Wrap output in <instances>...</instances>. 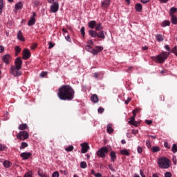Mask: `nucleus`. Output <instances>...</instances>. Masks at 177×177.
I'll use <instances>...</instances> for the list:
<instances>
[{"instance_id": "ddd939ff", "label": "nucleus", "mask_w": 177, "mask_h": 177, "mask_svg": "<svg viewBox=\"0 0 177 177\" xmlns=\"http://www.w3.org/2000/svg\"><path fill=\"white\" fill-rule=\"evenodd\" d=\"M32 156L31 153L24 152L21 153L20 157L23 158V160H28Z\"/></svg>"}, {"instance_id": "7ed1b4c3", "label": "nucleus", "mask_w": 177, "mask_h": 177, "mask_svg": "<svg viewBox=\"0 0 177 177\" xmlns=\"http://www.w3.org/2000/svg\"><path fill=\"white\" fill-rule=\"evenodd\" d=\"M169 160L166 158H160L158 161V164L159 167L162 169H167L169 167Z\"/></svg>"}, {"instance_id": "9d476101", "label": "nucleus", "mask_w": 177, "mask_h": 177, "mask_svg": "<svg viewBox=\"0 0 177 177\" xmlns=\"http://www.w3.org/2000/svg\"><path fill=\"white\" fill-rule=\"evenodd\" d=\"M36 16H37L36 12H33L32 17H30V19H29V21L28 22V25L29 26H32L35 24V23H36V19H35Z\"/></svg>"}, {"instance_id": "bf43d9fd", "label": "nucleus", "mask_w": 177, "mask_h": 177, "mask_svg": "<svg viewBox=\"0 0 177 177\" xmlns=\"http://www.w3.org/2000/svg\"><path fill=\"white\" fill-rule=\"evenodd\" d=\"M137 151L138 153H141L142 152V149L140 147H138Z\"/></svg>"}, {"instance_id": "2f4dec72", "label": "nucleus", "mask_w": 177, "mask_h": 177, "mask_svg": "<svg viewBox=\"0 0 177 177\" xmlns=\"http://www.w3.org/2000/svg\"><path fill=\"white\" fill-rule=\"evenodd\" d=\"M170 25L169 21H163L161 24L162 27L169 26Z\"/></svg>"}, {"instance_id": "680f3d73", "label": "nucleus", "mask_w": 177, "mask_h": 177, "mask_svg": "<svg viewBox=\"0 0 177 177\" xmlns=\"http://www.w3.org/2000/svg\"><path fill=\"white\" fill-rule=\"evenodd\" d=\"M164 146L167 149H170V146L169 145V144L167 142H165Z\"/></svg>"}, {"instance_id": "6e6552de", "label": "nucleus", "mask_w": 177, "mask_h": 177, "mask_svg": "<svg viewBox=\"0 0 177 177\" xmlns=\"http://www.w3.org/2000/svg\"><path fill=\"white\" fill-rule=\"evenodd\" d=\"M31 57V53L30 51V50H28V48H24L23 50V59L24 60H28V59H30Z\"/></svg>"}, {"instance_id": "69168bd1", "label": "nucleus", "mask_w": 177, "mask_h": 177, "mask_svg": "<svg viewBox=\"0 0 177 177\" xmlns=\"http://www.w3.org/2000/svg\"><path fill=\"white\" fill-rule=\"evenodd\" d=\"M140 174L141 177H146V176L144 175V173H143L142 170H140Z\"/></svg>"}, {"instance_id": "c03bdc74", "label": "nucleus", "mask_w": 177, "mask_h": 177, "mask_svg": "<svg viewBox=\"0 0 177 177\" xmlns=\"http://www.w3.org/2000/svg\"><path fill=\"white\" fill-rule=\"evenodd\" d=\"M24 177H32V171H28L25 174Z\"/></svg>"}, {"instance_id": "412c9836", "label": "nucleus", "mask_w": 177, "mask_h": 177, "mask_svg": "<svg viewBox=\"0 0 177 177\" xmlns=\"http://www.w3.org/2000/svg\"><path fill=\"white\" fill-rule=\"evenodd\" d=\"M96 26V21H90L88 22V28L91 29H94Z\"/></svg>"}, {"instance_id": "f8f14e48", "label": "nucleus", "mask_w": 177, "mask_h": 177, "mask_svg": "<svg viewBox=\"0 0 177 177\" xmlns=\"http://www.w3.org/2000/svg\"><path fill=\"white\" fill-rule=\"evenodd\" d=\"M82 146V153H85L88 152V149H89V145L88 143H84L81 145Z\"/></svg>"}, {"instance_id": "a18cd8bd", "label": "nucleus", "mask_w": 177, "mask_h": 177, "mask_svg": "<svg viewBox=\"0 0 177 177\" xmlns=\"http://www.w3.org/2000/svg\"><path fill=\"white\" fill-rule=\"evenodd\" d=\"M151 150L153 153H156L160 151V148L158 147H153Z\"/></svg>"}, {"instance_id": "2eb2a0df", "label": "nucleus", "mask_w": 177, "mask_h": 177, "mask_svg": "<svg viewBox=\"0 0 177 177\" xmlns=\"http://www.w3.org/2000/svg\"><path fill=\"white\" fill-rule=\"evenodd\" d=\"M97 37L102 39H106V36L104 35V31L99 30V32H97Z\"/></svg>"}, {"instance_id": "cd10ccee", "label": "nucleus", "mask_w": 177, "mask_h": 177, "mask_svg": "<svg viewBox=\"0 0 177 177\" xmlns=\"http://www.w3.org/2000/svg\"><path fill=\"white\" fill-rule=\"evenodd\" d=\"M171 21L173 24L176 25L177 24V18L175 17V15H171Z\"/></svg>"}, {"instance_id": "f03ea898", "label": "nucleus", "mask_w": 177, "mask_h": 177, "mask_svg": "<svg viewBox=\"0 0 177 177\" xmlns=\"http://www.w3.org/2000/svg\"><path fill=\"white\" fill-rule=\"evenodd\" d=\"M169 55L170 53H167V51H162L156 57H151V59L153 60L156 63L163 64L165 61L167 60Z\"/></svg>"}, {"instance_id": "a211bd4d", "label": "nucleus", "mask_w": 177, "mask_h": 177, "mask_svg": "<svg viewBox=\"0 0 177 177\" xmlns=\"http://www.w3.org/2000/svg\"><path fill=\"white\" fill-rule=\"evenodd\" d=\"M91 100L93 103H97L99 102V97H97V95L94 94L91 97Z\"/></svg>"}, {"instance_id": "6ab92c4d", "label": "nucleus", "mask_w": 177, "mask_h": 177, "mask_svg": "<svg viewBox=\"0 0 177 177\" xmlns=\"http://www.w3.org/2000/svg\"><path fill=\"white\" fill-rule=\"evenodd\" d=\"M23 7H24V4L22 3V2L19 1L15 4V8L16 10H22Z\"/></svg>"}, {"instance_id": "f704fd0d", "label": "nucleus", "mask_w": 177, "mask_h": 177, "mask_svg": "<svg viewBox=\"0 0 177 177\" xmlns=\"http://www.w3.org/2000/svg\"><path fill=\"white\" fill-rule=\"evenodd\" d=\"M120 154L124 155V156H129L130 153L127 149L121 150L120 151Z\"/></svg>"}, {"instance_id": "0e129e2a", "label": "nucleus", "mask_w": 177, "mask_h": 177, "mask_svg": "<svg viewBox=\"0 0 177 177\" xmlns=\"http://www.w3.org/2000/svg\"><path fill=\"white\" fill-rule=\"evenodd\" d=\"M95 177H102V174H100V173H97V174H95Z\"/></svg>"}, {"instance_id": "338daca9", "label": "nucleus", "mask_w": 177, "mask_h": 177, "mask_svg": "<svg viewBox=\"0 0 177 177\" xmlns=\"http://www.w3.org/2000/svg\"><path fill=\"white\" fill-rule=\"evenodd\" d=\"M88 45H89V46L93 45V41H92V40H88Z\"/></svg>"}, {"instance_id": "393cba45", "label": "nucleus", "mask_w": 177, "mask_h": 177, "mask_svg": "<svg viewBox=\"0 0 177 177\" xmlns=\"http://www.w3.org/2000/svg\"><path fill=\"white\" fill-rule=\"evenodd\" d=\"M110 156H111V160L112 162H115V160H116V153L114 151H111L110 153Z\"/></svg>"}, {"instance_id": "f257e3e1", "label": "nucleus", "mask_w": 177, "mask_h": 177, "mask_svg": "<svg viewBox=\"0 0 177 177\" xmlns=\"http://www.w3.org/2000/svg\"><path fill=\"white\" fill-rule=\"evenodd\" d=\"M75 94V92L71 86L68 85H63L59 88L57 96L61 100L71 101L74 100Z\"/></svg>"}, {"instance_id": "4468645a", "label": "nucleus", "mask_w": 177, "mask_h": 177, "mask_svg": "<svg viewBox=\"0 0 177 177\" xmlns=\"http://www.w3.org/2000/svg\"><path fill=\"white\" fill-rule=\"evenodd\" d=\"M111 0H104L101 3L102 8L106 9L109 7Z\"/></svg>"}, {"instance_id": "c85d7f7f", "label": "nucleus", "mask_w": 177, "mask_h": 177, "mask_svg": "<svg viewBox=\"0 0 177 177\" xmlns=\"http://www.w3.org/2000/svg\"><path fill=\"white\" fill-rule=\"evenodd\" d=\"M86 50H87L89 53H91L93 54V48L91 47V46L87 45L85 47Z\"/></svg>"}, {"instance_id": "13d9d810", "label": "nucleus", "mask_w": 177, "mask_h": 177, "mask_svg": "<svg viewBox=\"0 0 177 177\" xmlns=\"http://www.w3.org/2000/svg\"><path fill=\"white\" fill-rule=\"evenodd\" d=\"M5 50L3 46H0V53H2Z\"/></svg>"}, {"instance_id": "37998d69", "label": "nucleus", "mask_w": 177, "mask_h": 177, "mask_svg": "<svg viewBox=\"0 0 177 177\" xmlns=\"http://www.w3.org/2000/svg\"><path fill=\"white\" fill-rule=\"evenodd\" d=\"M171 151H173V153H176L177 152V146H176V144L173 145Z\"/></svg>"}, {"instance_id": "bb28decb", "label": "nucleus", "mask_w": 177, "mask_h": 177, "mask_svg": "<svg viewBox=\"0 0 177 177\" xmlns=\"http://www.w3.org/2000/svg\"><path fill=\"white\" fill-rule=\"evenodd\" d=\"M28 128V126L27 124H19V129L22 131L26 130Z\"/></svg>"}, {"instance_id": "a19ab883", "label": "nucleus", "mask_w": 177, "mask_h": 177, "mask_svg": "<svg viewBox=\"0 0 177 177\" xmlns=\"http://www.w3.org/2000/svg\"><path fill=\"white\" fill-rule=\"evenodd\" d=\"M74 149V147L73 146H68L65 149V150L68 152L72 151Z\"/></svg>"}, {"instance_id": "ea45409f", "label": "nucleus", "mask_w": 177, "mask_h": 177, "mask_svg": "<svg viewBox=\"0 0 177 177\" xmlns=\"http://www.w3.org/2000/svg\"><path fill=\"white\" fill-rule=\"evenodd\" d=\"M80 32H81L82 35L83 36V37H85V26H82V28H81Z\"/></svg>"}, {"instance_id": "e2e57ef3", "label": "nucleus", "mask_w": 177, "mask_h": 177, "mask_svg": "<svg viewBox=\"0 0 177 177\" xmlns=\"http://www.w3.org/2000/svg\"><path fill=\"white\" fill-rule=\"evenodd\" d=\"M145 122L148 124V125H150L152 124V121L151 120H145Z\"/></svg>"}, {"instance_id": "6e6d98bb", "label": "nucleus", "mask_w": 177, "mask_h": 177, "mask_svg": "<svg viewBox=\"0 0 177 177\" xmlns=\"http://www.w3.org/2000/svg\"><path fill=\"white\" fill-rule=\"evenodd\" d=\"M172 160H173L174 164V165H176V163H177V159H176V156H174V157H173Z\"/></svg>"}, {"instance_id": "b1692460", "label": "nucleus", "mask_w": 177, "mask_h": 177, "mask_svg": "<svg viewBox=\"0 0 177 177\" xmlns=\"http://www.w3.org/2000/svg\"><path fill=\"white\" fill-rule=\"evenodd\" d=\"M88 34L91 37L95 38L97 35V32L96 30H89Z\"/></svg>"}, {"instance_id": "052dcab7", "label": "nucleus", "mask_w": 177, "mask_h": 177, "mask_svg": "<svg viewBox=\"0 0 177 177\" xmlns=\"http://www.w3.org/2000/svg\"><path fill=\"white\" fill-rule=\"evenodd\" d=\"M38 176L40 177H44V174L42 173V171H39L37 173Z\"/></svg>"}, {"instance_id": "e433bc0d", "label": "nucleus", "mask_w": 177, "mask_h": 177, "mask_svg": "<svg viewBox=\"0 0 177 177\" xmlns=\"http://www.w3.org/2000/svg\"><path fill=\"white\" fill-rule=\"evenodd\" d=\"M3 0H0V15L3 12Z\"/></svg>"}, {"instance_id": "3c124183", "label": "nucleus", "mask_w": 177, "mask_h": 177, "mask_svg": "<svg viewBox=\"0 0 177 177\" xmlns=\"http://www.w3.org/2000/svg\"><path fill=\"white\" fill-rule=\"evenodd\" d=\"M170 51H171L172 53H177V47H174V48H172V50H170Z\"/></svg>"}, {"instance_id": "4c0bfd02", "label": "nucleus", "mask_w": 177, "mask_h": 177, "mask_svg": "<svg viewBox=\"0 0 177 177\" xmlns=\"http://www.w3.org/2000/svg\"><path fill=\"white\" fill-rule=\"evenodd\" d=\"M88 167V165H86V162H82L80 163V167L83 168V169H86V167Z\"/></svg>"}, {"instance_id": "aec40b11", "label": "nucleus", "mask_w": 177, "mask_h": 177, "mask_svg": "<svg viewBox=\"0 0 177 177\" xmlns=\"http://www.w3.org/2000/svg\"><path fill=\"white\" fill-rule=\"evenodd\" d=\"M103 30V26L102 24L99 22V24L95 23V31H102Z\"/></svg>"}, {"instance_id": "423d86ee", "label": "nucleus", "mask_w": 177, "mask_h": 177, "mask_svg": "<svg viewBox=\"0 0 177 177\" xmlns=\"http://www.w3.org/2000/svg\"><path fill=\"white\" fill-rule=\"evenodd\" d=\"M21 69H18L15 66H11L10 68V73L15 77H19L22 75V72L20 71Z\"/></svg>"}, {"instance_id": "9b49d317", "label": "nucleus", "mask_w": 177, "mask_h": 177, "mask_svg": "<svg viewBox=\"0 0 177 177\" xmlns=\"http://www.w3.org/2000/svg\"><path fill=\"white\" fill-rule=\"evenodd\" d=\"M104 48L102 46H96L95 48H93V55H97L100 52L103 50Z\"/></svg>"}, {"instance_id": "09e8293b", "label": "nucleus", "mask_w": 177, "mask_h": 177, "mask_svg": "<svg viewBox=\"0 0 177 177\" xmlns=\"http://www.w3.org/2000/svg\"><path fill=\"white\" fill-rule=\"evenodd\" d=\"M165 177H172V175L170 172H166L165 174Z\"/></svg>"}, {"instance_id": "4d7b16f0", "label": "nucleus", "mask_w": 177, "mask_h": 177, "mask_svg": "<svg viewBox=\"0 0 177 177\" xmlns=\"http://www.w3.org/2000/svg\"><path fill=\"white\" fill-rule=\"evenodd\" d=\"M48 2L49 3H57V0H48Z\"/></svg>"}, {"instance_id": "473e14b6", "label": "nucleus", "mask_w": 177, "mask_h": 177, "mask_svg": "<svg viewBox=\"0 0 177 177\" xmlns=\"http://www.w3.org/2000/svg\"><path fill=\"white\" fill-rule=\"evenodd\" d=\"M12 163L10 161L6 160L3 162V166L6 168H9L11 166Z\"/></svg>"}, {"instance_id": "c9c22d12", "label": "nucleus", "mask_w": 177, "mask_h": 177, "mask_svg": "<svg viewBox=\"0 0 177 177\" xmlns=\"http://www.w3.org/2000/svg\"><path fill=\"white\" fill-rule=\"evenodd\" d=\"M28 147V144L27 142H23L21 145L20 149H24Z\"/></svg>"}, {"instance_id": "7c9ffc66", "label": "nucleus", "mask_w": 177, "mask_h": 177, "mask_svg": "<svg viewBox=\"0 0 177 177\" xmlns=\"http://www.w3.org/2000/svg\"><path fill=\"white\" fill-rule=\"evenodd\" d=\"M177 12V8L172 7L170 9V15L172 16L174 15V13Z\"/></svg>"}, {"instance_id": "4be33fe9", "label": "nucleus", "mask_w": 177, "mask_h": 177, "mask_svg": "<svg viewBox=\"0 0 177 177\" xmlns=\"http://www.w3.org/2000/svg\"><path fill=\"white\" fill-rule=\"evenodd\" d=\"M135 8L137 12H140L142 11V4L140 3H138L136 4Z\"/></svg>"}, {"instance_id": "603ef678", "label": "nucleus", "mask_w": 177, "mask_h": 177, "mask_svg": "<svg viewBox=\"0 0 177 177\" xmlns=\"http://www.w3.org/2000/svg\"><path fill=\"white\" fill-rule=\"evenodd\" d=\"M47 74H48V73H47L46 72H41V73H40V77H44L45 76H46Z\"/></svg>"}, {"instance_id": "774afa93", "label": "nucleus", "mask_w": 177, "mask_h": 177, "mask_svg": "<svg viewBox=\"0 0 177 177\" xmlns=\"http://www.w3.org/2000/svg\"><path fill=\"white\" fill-rule=\"evenodd\" d=\"M108 167H109V168L111 171H114L113 167V165H112L111 164L109 165Z\"/></svg>"}, {"instance_id": "79ce46f5", "label": "nucleus", "mask_w": 177, "mask_h": 177, "mask_svg": "<svg viewBox=\"0 0 177 177\" xmlns=\"http://www.w3.org/2000/svg\"><path fill=\"white\" fill-rule=\"evenodd\" d=\"M8 149L7 147L4 145H0V151H6Z\"/></svg>"}, {"instance_id": "dca6fc26", "label": "nucleus", "mask_w": 177, "mask_h": 177, "mask_svg": "<svg viewBox=\"0 0 177 177\" xmlns=\"http://www.w3.org/2000/svg\"><path fill=\"white\" fill-rule=\"evenodd\" d=\"M10 55H9V54H6V55H3V57H2L3 62L6 64L10 63Z\"/></svg>"}, {"instance_id": "f3484780", "label": "nucleus", "mask_w": 177, "mask_h": 177, "mask_svg": "<svg viewBox=\"0 0 177 177\" xmlns=\"http://www.w3.org/2000/svg\"><path fill=\"white\" fill-rule=\"evenodd\" d=\"M17 39L19 41H26V39L24 37V35H23L22 32H21V30H19V32L17 33Z\"/></svg>"}, {"instance_id": "de8ad7c7", "label": "nucleus", "mask_w": 177, "mask_h": 177, "mask_svg": "<svg viewBox=\"0 0 177 177\" xmlns=\"http://www.w3.org/2000/svg\"><path fill=\"white\" fill-rule=\"evenodd\" d=\"M52 177H59V172L55 171L52 174Z\"/></svg>"}, {"instance_id": "0eeeda50", "label": "nucleus", "mask_w": 177, "mask_h": 177, "mask_svg": "<svg viewBox=\"0 0 177 177\" xmlns=\"http://www.w3.org/2000/svg\"><path fill=\"white\" fill-rule=\"evenodd\" d=\"M15 65L17 69H21L22 65H23V59L21 58V57H17L15 61Z\"/></svg>"}, {"instance_id": "58836bf2", "label": "nucleus", "mask_w": 177, "mask_h": 177, "mask_svg": "<svg viewBox=\"0 0 177 177\" xmlns=\"http://www.w3.org/2000/svg\"><path fill=\"white\" fill-rule=\"evenodd\" d=\"M64 35L65 36V39L67 41L71 42V38L70 37V35H66V33H64Z\"/></svg>"}, {"instance_id": "5701e85b", "label": "nucleus", "mask_w": 177, "mask_h": 177, "mask_svg": "<svg viewBox=\"0 0 177 177\" xmlns=\"http://www.w3.org/2000/svg\"><path fill=\"white\" fill-rule=\"evenodd\" d=\"M129 123L130 124H132V125L135 126V127H138V122L135 121V118L134 117H131L130 118V121L129 122Z\"/></svg>"}, {"instance_id": "8fccbe9b", "label": "nucleus", "mask_w": 177, "mask_h": 177, "mask_svg": "<svg viewBox=\"0 0 177 177\" xmlns=\"http://www.w3.org/2000/svg\"><path fill=\"white\" fill-rule=\"evenodd\" d=\"M103 112H104V109L100 107V109H98V113L102 114L103 113Z\"/></svg>"}, {"instance_id": "c756f323", "label": "nucleus", "mask_w": 177, "mask_h": 177, "mask_svg": "<svg viewBox=\"0 0 177 177\" xmlns=\"http://www.w3.org/2000/svg\"><path fill=\"white\" fill-rule=\"evenodd\" d=\"M156 37L158 42H161L164 40L163 36H162V35H156Z\"/></svg>"}, {"instance_id": "49530a36", "label": "nucleus", "mask_w": 177, "mask_h": 177, "mask_svg": "<svg viewBox=\"0 0 177 177\" xmlns=\"http://www.w3.org/2000/svg\"><path fill=\"white\" fill-rule=\"evenodd\" d=\"M48 45V49H52L53 47H55V44H53L52 41H49Z\"/></svg>"}, {"instance_id": "864d4df0", "label": "nucleus", "mask_w": 177, "mask_h": 177, "mask_svg": "<svg viewBox=\"0 0 177 177\" xmlns=\"http://www.w3.org/2000/svg\"><path fill=\"white\" fill-rule=\"evenodd\" d=\"M165 48L168 51L167 53H170L171 48L169 47V46H167V44L165 46Z\"/></svg>"}, {"instance_id": "1a4fd4ad", "label": "nucleus", "mask_w": 177, "mask_h": 177, "mask_svg": "<svg viewBox=\"0 0 177 177\" xmlns=\"http://www.w3.org/2000/svg\"><path fill=\"white\" fill-rule=\"evenodd\" d=\"M50 11L52 13H56L59 11V2H54L50 6Z\"/></svg>"}, {"instance_id": "72a5a7b5", "label": "nucleus", "mask_w": 177, "mask_h": 177, "mask_svg": "<svg viewBox=\"0 0 177 177\" xmlns=\"http://www.w3.org/2000/svg\"><path fill=\"white\" fill-rule=\"evenodd\" d=\"M15 50L16 52V55H18L19 53H21V47H19V46H16V47L15 48Z\"/></svg>"}, {"instance_id": "5fc2aeb1", "label": "nucleus", "mask_w": 177, "mask_h": 177, "mask_svg": "<svg viewBox=\"0 0 177 177\" xmlns=\"http://www.w3.org/2000/svg\"><path fill=\"white\" fill-rule=\"evenodd\" d=\"M146 145H147V147L148 148H149V147H151V142H150V141H149V140H147L146 141Z\"/></svg>"}, {"instance_id": "20e7f679", "label": "nucleus", "mask_w": 177, "mask_h": 177, "mask_svg": "<svg viewBox=\"0 0 177 177\" xmlns=\"http://www.w3.org/2000/svg\"><path fill=\"white\" fill-rule=\"evenodd\" d=\"M109 151L107 147H102L97 151V155L100 158H106V154H107Z\"/></svg>"}, {"instance_id": "39448f33", "label": "nucleus", "mask_w": 177, "mask_h": 177, "mask_svg": "<svg viewBox=\"0 0 177 177\" xmlns=\"http://www.w3.org/2000/svg\"><path fill=\"white\" fill-rule=\"evenodd\" d=\"M17 138L21 140H25L29 138V133L27 131H21L17 135Z\"/></svg>"}, {"instance_id": "a878e982", "label": "nucleus", "mask_w": 177, "mask_h": 177, "mask_svg": "<svg viewBox=\"0 0 177 177\" xmlns=\"http://www.w3.org/2000/svg\"><path fill=\"white\" fill-rule=\"evenodd\" d=\"M106 131L111 134L113 132V129H112V124H109L106 126Z\"/></svg>"}]
</instances>
